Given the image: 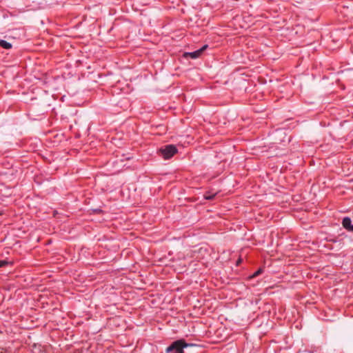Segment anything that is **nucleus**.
Returning <instances> with one entry per match:
<instances>
[{"instance_id":"1","label":"nucleus","mask_w":353,"mask_h":353,"mask_svg":"<svg viewBox=\"0 0 353 353\" xmlns=\"http://www.w3.org/2000/svg\"><path fill=\"white\" fill-rule=\"evenodd\" d=\"M193 345L187 343L184 340L181 339L174 341L166 348V353H184L183 348Z\"/></svg>"},{"instance_id":"2","label":"nucleus","mask_w":353,"mask_h":353,"mask_svg":"<svg viewBox=\"0 0 353 353\" xmlns=\"http://www.w3.org/2000/svg\"><path fill=\"white\" fill-rule=\"evenodd\" d=\"M177 152L176 148L173 145H168L159 150V154L165 159H169Z\"/></svg>"},{"instance_id":"3","label":"nucleus","mask_w":353,"mask_h":353,"mask_svg":"<svg viewBox=\"0 0 353 353\" xmlns=\"http://www.w3.org/2000/svg\"><path fill=\"white\" fill-rule=\"evenodd\" d=\"M208 45H205L202 48H201L200 49H199L194 52H185L183 54V57H186V58L190 57L191 59H197L202 54V53L204 52V50H205L208 48Z\"/></svg>"},{"instance_id":"4","label":"nucleus","mask_w":353,"mask_h":353,"mask_svg":"<svg viewBox=\"0 0 353 353\" xmlns=\"http://www.w3.org/2000/svg\"><path fill=\"white\" fill-rule=\"evenodd\" d=\"M342 225L347 231L353 233V225H352L351 219L349 217H345L343 219Z\"/></svg>"},{"instance_id":"5","label":"nucleus","mask_w":353,"mask_h":353,"mask_svg":"<svg viewBox=\"0 0 353 353\" xmlns=\"http://www.w3.org/2000/svg\"><path fill=\"white\" fill-rule=\"evenodd\" d=\"M0 46L5 49H10L12 48V44L4 40H0Z\"/></svg>"},{"instance_id":"6","label":"nucleus","mask_w":353,"mask_h":353,"mask_svg":"<svg viewBox=\"0 0 353 353\" xmlns=\"http://www.w3.org/2000/svg\"><path fill=\"white\" fill-rule=\"evenodd\" d=\"M216 194H210V193H207L204 195V198L205 199H208V200H211L212 199H214V197L215 196Z\"/></svg>"},{"instance_id":"7","label":"nucleus","mask_w":353,"mask_h":353,"mask_svg":"<svg viewBox=\"0 0 353 353\" xmlns=\"http://www.w3.org/2000/svg\"><path fill=\"white\" fill-rule=\"evenodd\" d=\"M262 272V270L261 269H259L256 272H255L252 276H251V278H254L257 276H259L261 273Z\"/></svg>"},{"instance_id":"8","label":"nucleus","mask_w":353,"mask_h":353,"mask_svg":"<svg viewBox=\"0 0 353 353\" xmlns=\"http://www.w3.org/2000/svg\"><path fill=\"white\" fill-rule=\"evenodd\" d=\"M7 263H8V262L6 261H4V260L0 261V268L5 266Z\"/></svg>"}]
</instances>
